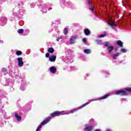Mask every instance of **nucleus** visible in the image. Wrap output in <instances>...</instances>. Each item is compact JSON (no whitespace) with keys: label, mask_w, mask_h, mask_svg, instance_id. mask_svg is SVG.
I'll return each mask as SVG.
<instances>
[{"label":"nucleus","mask_w":131,"mask_h":131,"mask_svg":"<svg viewBox=\"0 0 131 131\" xmlns=\"http://www.w3.org/2000/svg\"><path fill=\"white\" fill-rule=\"evenodd\" d=\"M79 109H81V106H80L78 108H74L71 110L70 112L68 111H62V112L56 111L52 114H51V116H52V117H55V116H58L59 115H66L68 114H70V113H74V112H76V111H78Z\"/></svg>","instance_id":"1"},{"label":"nucleus","mask_w":131,"mask_h":131,"mask_svg":"<svg viewBox=\"0 0 131 131\" xmlns=\"http://www.w3.org/2000/svg\"><path fill=\"white\" fill-rule=\"evenodd\" d=\"M127 92H131V88H126L124 90H119L115 92L116 95H120L121 96H126L128 94Z\"/></svg>","instance_id":"2"},{"label":"nucleus","mask_w":131,"mask_h":131,"mask_svg":"<svg viewBox=\"0 0 131 131\" xmlns=\"http://www.w3.org/2000/svg\"><path fill=\"white\" fill-rule=\"evenodd\" d=\"M109 97V95L106 94L101 97H100L99 99L96 98V99H91L89 102H86V103L82 105V107H85L86 105H89L91 103V102H93L94 101H98L99 100H104V99H107Z\"/></svg>","instance_id":"3"},{"label":"nucleus","mask_w":131,"mask_h":131,"mask_svg":"<svg viewBox=\"0 0 131 131\" xmlns=\"http://www.w3.org/2000/svg\"><path fill=\"white\" fill-rule=\"evenodd\" d=\"M17 61H18V66L19 67H23V65H24V62H23V58L22 57H18L17 58Z\"/></svg>","instance_id":"4"},{"label":"nucleus","mask_w":131,"mask_h":131,"mask_svg":"<svg viewBox=\"0 0 131 131\" xmlns=\"http://www.w3.org/2000/svg\"><path fill=\"white\" fill-rule=\"evenodd\" d=\"M93 129L94 127H93V126L91 125L86 126V127L84 128L85 131H92L93 130Z\"/></svg>","instance_id":"5"},{"label":"nucleus","mask_w":131,"mask_h":131,"mask_svg":"<svg viewBox=\"0 0 131 131\" xmlns=\"http://www.w3.org/2000/svg\"><path fill=\"white\" fill-rule=\"evenodd\" d=\"M50 120H51V117H49L47 119H46L45 120L43 121L41 123V125H45V124H47V123H48V122H49V121H50Z\"/></svg>","instance_id":"6"},{"label":"nucleus","mask_w":131,"mask_h":131,"mask_svg":"<svg viewBox=\"0 0 131 131\" xmlns=\"http://www.w3.org/2000/svg\"><path fill=\"white\" fill-rule=\"evenodd\" d=\"M75 39H76V36H71V37L70 39L71 45H73V43H74V41H75Z\"/></svg>","instance_id":"7"},{"label":"nucleus","mask_w":131,"mask_h":131,"mask_svg":"<svg viewBox=\"0 0 131 131\" xmlns=\"http://www.w3.org/2000/svg\"><path fill=\"white\" fill-rule=\"evenodd\" d=\"M50 72L51 73H56V71H57V68L55 67H52L50 69Z\"/></svg>","instance_id":"8"},{"label":"nucleus","mask_w":131,"mask_h":131,"mask_svg":"<svg viewBox=\"0 0 131 131\" xmlns=\"http://www.w3.org/2000/svg\"><path fill=\"white\" fill-rule=\"evenodd\" d=\"M49 60L51 62H55L56 61V56L52 55L51 57H50Z\"/></svg>","instance_id":"9"},{"label":"nucleus","mask_w":131,"mask_h":131,"mask_svg":"<svg viewBox=\"0 0 131 131\" xmlns=\"http://www.w3.org/2000/svg\"><path fill=\"white\" fill-rule=\"evenodd\" d=\"M107 50L108 53H112V51L114 50V47H113V46H107Z\"/></svg>","instance_id":"10"},{"label":"nucleus","mask_w":131,"mask_h":131,"mask_svg":"<svg viewBox=\"0 0 131 131\" xmlns=\"http://www.w3.org/2000/svg\"><path fill=\"white\" fill-rule=\"evenodd\" d=\"M84 32L85 35H90L91 34V31L88 29H85L84 30Z\"/></svg>","instance_id":"11"},{"label":"nucleus","mask_w":131,"mask_h":131,"mask_svg":"<svg viewBox=\"0 0 131 131\" xmlns=\"http://www.w3.org/2000/svg\"><path fill=\"white\" fill-rule=\"evenodd\" d=\"M89 6H91V7L89 8V10H91L92 12H95V9H94V6H92V2L89 1Z\"/></svg>","instance_id":"12"},{"label":"nucleus","mask_w":131,"mask_h":131,"mask_svg":"<svg viewBox=\"0 0 131 131\" xmlns=\"http://www.w3.org/2000/svg\"><path fill=\"white\" fill-rule=\"evenodd\" d=\"M84 53L87 54H91V53H92V51L91 49H85L84 50Z\"/></svg>","instance_id":"13"},{"label":"nucleus","mask_w":131,"mask_h":131,"mask_svg":"<svg viewBox=\"0 0 131 131\" xmlns=\"http://www.w3.org/2000/svg\"><path fill=\"white\" fill-rule=\"evenodd\" d=\"M117 43V45H118V46H119L120 47H121V48H123V43H122V42H121V41H120V40H118Z\"/></svg>","instance_id":"14"},{"label":"nucleus","mask_w":131,"mask_h":131,"mask_svg":"<svg viewBox=\"0 0 131 131\" xmlns=\"http://www.w3.org/2000/svg\"><path fill=\"white\" fill-rule=\"evenodd\" d=\"M48 52L49 53H50L51 54H53V53H54V52H55V50H54V48H50L49 49H48Z\"/></svg>","instance_id":"15"},{"label":"nucleus","mask_w":131,"mask_h":131,"mask_svg":"<svg viewBox=\"0 0 131 131\" xmlns=\"http://www.w3.org/2000/svg\"><path fill=\"white\" fill-rule=\"evenodd\" d=\"M118 56H119V53H117L115 54H114L113 55V58L115 60H116Z\"/></svg>","instance_id":"16"},{"label":"nucleus","mask_w":131,"mask_h":131,"mask_svg":"<svg viewBox=\"0 0 131 131\" xmlns=\"http://www.w3.org/2000/svg\"><path fill=\"white\" fill-rule=\"evenodd\" d=\"M15 117L16 118H17V120H18V121H20V120H21V117L19 116L18 115V114H15Z\"/></svg>","instance_id":"17"},{"label":"nucleus","mask_w":131,"mask_h":131,"mask_svg":"<svg viewBox=\"0 0 131 131\" xmlns=\"http://www.w3.org/2000/svg\"><path fill=\"white\" fill-rule=\"evenodd\" d=\"M63 33L65 35H67V34L68 33V30L67 29V28H64Z\"/></svg>","instance_id":"18"},{"label":"nucleus","mask_w":131,"mask_h":131,"mask_svg":"<svg viewBox=\"0 0 131 131\" xmlns=\"http://www.w3.org/2000/svg\"><path fill=\"white\" fill-rule=\"evenodd\" d=\"M108 25L111 26V27H113V26H116V25H115V24L111 22L108 23Z\"/></svg>","instance_id":"19"},{"label":"nucleus","mask_w":131,"mask_h":131,"mask_svg":"<svg viewBox=\"0 0 131 131\" xmlns=\"http://www.w3.org/2000/svg\"><path fill=\"white\" fill-rule=\"evenodd\" d=\"M17 56H20V55H22V52L20 51H17L16 53Z\"/></svg>","instance_id":"20"},{"label":"nucleus","mask_w":131,"mask_h":131,"mask_svg":"<svg viewBox=\"0 0 131 131\" xmlns=\"http://www.w3.org/2000/svg\"><path fill=\"white\" fill-rule=\"evenodd\" d=\"M17 32H18V33L22 34L23 32H24V30L22 29H20L18 30Z\"/></svg>","instance_id":"21"},{"label":"nucleus","mask_w":131,"mask_h":131,"mask_svg":"<svg viewBox=\"0 0 131 131\" xmlns=\"http://www.w3.org/2000/svg\"><path fill=\"white\" fill-rule=\"evenodd\" d=\"M40 128H41V125H40L37 127L36 131H40Z\"/></svg>","instance_id":"22"},{"label":"nucleus","mask_w":131,"mask_h":131,"mask_svg":"<svg viewBox=\"0 0 131 131\" xmlns=\"http://www.w3.org/2000/svg\"><path fill=\"white\" fill-rule=\"evenodd\" d=\"M121 51L122 53H126V52H127V50H126V49H122L121 50Z\"/></svg>","instance_id":"23"},{"label":"nucleus","mask_w":131,"mask_h":131,"mask_svg":"<svg viewBox=\"0 0 131 131\" xmlns=\"http://www.w3.org/2000/svg\"><path fill=\"white\" fill-rule=\"evenodd\" d=\"M104 45L105 46V47H107V48H108V47L109 46V42H105L104 44Z\"/></svg>","instance_id":"24"},{"label":"nucleus","mask_w":131,"mask_h":131,"mask_svg":"<svg viewBox=\"0 0 131 131\" xmlns=\"http://www.w3.org/2000/svg\"><path fill=\"white\" fill-rule=\"evenodd\" d=\"M83 42H84V43H86L88 42V39H86V38H83Z\"/></svg>","instance_id":"25"},{"label":"nucleus","mask_w":131,"mask_h":131,"mask_svg":"<svg viewBox=\"0 0 131 131\" xmlns=\"http://www.w3.org/2000/svg\"><path fill=\"white\" fill-rule=\"evenodd\" d=\"M96 42H97L98 45H102V41L100 40H97Z\"/></svg>","instance_id":"26"},{"label":"nucleus","mask_w":131,"mask_h":131,"mask_svg":"<svg viewBox=\"0 0 131 131\" xmlns=\"http://www.w3.org/2000/svg\"><path fill=\"white\" fill-rule=\"evenodd\" d=\"M105 36H106L105 34L99 35V37L102 38V37H105Z\"/></svg>","instance_id":"27"},{"label":"nucleus","mask_w":131,"mask_h":131,"mask_svg":"<svg viewBox=\"0 0 131 131\" xmlns=\"http://www.w3.org/2000/svg\"><path fill=\"white\" fill-rule=\"evenodd\" d=\"M46 58H49L50 57V54L49 53H46Z\"/></svg>","instance_id":"28"},{"label":"nucleus","mask_w":131,"mask_h":131,"mask_svg":"<svg viewBox=\"0 0 131 131\" xmlns=\"http://www.w3.org/2000/svg\"><path fill=\"white\" fill-rule=\"evenodd\" d=\"M2 71H3V72H6V71H7V69L3 68L2 69Z\"/></svg>","instance_id":"29"},{"label":"nucleus","mask_w":131,"mask_h":131,"mask_svg":"<svg viewBox=\"0 0 131 131\" xmlns=\"http://www.w3.org/2000/svg\"><path fill=\"white\" fill-rule=\"evenodd\" d=\"M105 131H112V130L110 128H107Z\"/></svg>","instance_id":"30"},{"label":"nucleus","mask_w":131,"mask_h":131,"mask_svg":"<svg viewBox=\"0 0 131 131\" xmlns=\"http://www.w3.org/2000/svg\"><path fill=\"white\" fill-rule=\"evenodd\" d=\"M61 38L58 37L56 39L57 41H59V39H61Z\"/></svg>","instance_id":"31"},{"label":"nucleus","mask_w":131,"mask_h":131,"mask_svg":"<svg viewBox=\"0 0 131 131\" xmlns=\"http://www.w3.org/2000/svg\"><path fill=\"white\" fill-rule=\"evenodd\" d=\"M94 131H102V130L100 129H96Z\"/></svg>","instance_id":"32"},{"label":"nucleus","mask_w":131,"mask_h":131,"mask_svg":"<svg viewBox=\"0 0 131 131\" xmlns=\"http://www.w3.org/2000/svg\"><path fill=\"white\" fill-rule=\"evenodd\" d=\"M0 43H4V41L2 40H0Z\"/></svg>","instance_id":"33"},{"label":"nucleus","mask_w":131,"mask_h":131,"mask_svg":"<svg viewBox=\"0 0 131 131\" xmlns=\"http://www.w3.org/2000/svg\"><path fill=\"white\" fill-rule=\"evenodd\" d=\"M71 70H74V67H71Z\"/></svg>","instance_id":"34"},{"label":"nucleus","mask_w":131,"mask_h":131,"mask_svg":"<svg viewBox=\"0 0 131 131\" xmlns=\"http://www.w3.org/2000/svg\"><path fill=\"white\" fill-rule=\"evenodd\" d=\"M105 73L106 74H109V73H108V72H105Z\"/></svg>","instance_id":"35"}]
</instances>
